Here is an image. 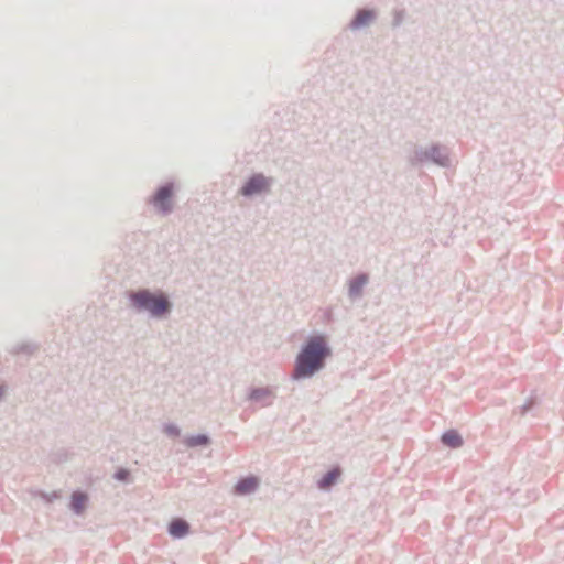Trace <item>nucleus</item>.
I'll list each match as a JSON object with an SVG mask.
<instances>
[{"label":"nucleus","instance_id":"9","mask_svg":"<svg viewBox=\"0 0 564 564\" xmlns=\"http://www.w3.org/2000/svg\"><path fill=\"white\" fill-rule=\"evenodd\" d=\"M87 496L82 492H75L72 497V508L77 512H82L86 506Z\"/></svg>","mask_w":564,"mask_h":564},{"label":"nucleus","instance_id":"3","mask_svg":"<svg viewBox=\"0 0 564 564\" xmlns=\"http://www.w3.org/2000/svg\"><path fill=\"white\" fill-rule=\"evenodd\" d=\"M173 186L164 185L158 189L152 198V203L156 209L162 213H169L172 209Z\"/></svg>","mask_w":564,"mask_h":564},{"label":"nucleus","instance_id":"7","mask_svg":"<svg viewBox=\"0 0 564 564\" xmlns=\"http://www.w3.org/2000/svg\"><path fill=\"white\" fill-rule=\"evenodd\" d=\"M373 18H375V14L372 11H367V10L360 11L356 15L351 25L354 29H358L360 26L367 25L369 22H371L373 20Z\"/></svg>","mask_w":564,"mask_h":564},{"label":"nucleus","instance_id":"8","mask_svg":"<svg viewBox=\"0 0 564 564\" xmlns=\"http://www.w3.org/2000/svg\"><path fill=\"white\" fill-rule=\"evenodd\" d=\"M442 441L445 445L456 448L463 444L460 435L455 431H448L443 434Z\"/></svg>","mask_w":564,"mask_h":564},{"label":"nucleus","instance_id":"12","mask_svg":"<svg viewBox=\"0 0 564 564\" xmlns=\"http://www.w3.org/2000/svg\"><path fill=\"white\" fill-rule=\"evenodd\" d=\"M206 443H207V437L206 436H197L196 438H193L191 441L192 445L206 444Z\"/></svg>","mask_w":564,"mask_h":564},{"label":"nucleus","instance_id":"13","mask_svg":"<svg viewBox=\"0 0 564 564\" xmlns=\"http://www.w3.org/2000/svg\"><path fill=\"white\" fill-rule=\"evenodd\" d=\"M128 470L126 469H120L117 474H116V478L119 479V480H126L128 478Z\"/></svg>","mask_w":564,"mask_h":564},{"label":"nucleus","instance_id":"5","mask_svg":"<svg viewBox=\"0 0 564 564\" xmlns=\"http://www.w3.org/2000/svg\"><path fill=\"white\" fill-rule=\"evenodd\" d=\"M258 478L251 476L241 479L235 487V491L239 495L252 492L258 487Z\"/></svg>","mask_w":564,"mask_h":564},{"label":"nucleus","instance_id":"10","mask_svg":"<svg viewBox=\"0 0 564 564\" xmlns=\"http://www.w3.org/2000/svg\"><path fill=\"white\" fill-rule=\"evenodd\" d=\"M339 469H333L328 471L319 482L321 488H327L332 486L339 477Z\"/></svg>","mask_w":564,"mask_h":564},{"label":"nucleus","instance_id":"14","mask_svg":"<svg viewBox=\"0 0 564 564\" xmlns=\"http://www.w3.org/2000/svg\"><path fill=\"white\" fill-rule=\"evenodd\" d=\"M167 432L171 433V434L175 433L174 429H167Z\"/></svg>","mask_w":564,"mask_h":564},{"label":"nucleus","instance_id":"2","mask_svg":"<svg viewBox=\"0 0 564 564\" xmlns=\"http://www.w3.org/2000/svg\"><path fill=\"white\" fill-rule=\"evenodd\" d=\"M131 300L138 307L149 311L154 316H161L170 308V303L163 294L140 291L131 294Z\"/></svg>","mask_w":564,"mask_h":564},{"label":"nucleus","instance_id":"6","mask_svg":"<svg viewBox=\"0 0 564 564\" xmlns=\"http://www.w3.org/2000/svg\"><path fill=\"white\" fill-rule=\"evenodd\" d=\"M169 532L174 538H182L188 532V524L181 520H173L170 524Z\"/></svg>","mask_w":564,"mask_h":564},{"label":"nucleus","instance_id":"1","mask_svg":"<svg viewBox=\"0 0 564 564\" xmlns=\"http://www.w3.org/2000/svg\"><path fill=\"white\" fill-rule=\"evenodd\" d=\"M329 354L322 336L308 340L297 357L295 377H307L322 368L323 359Z\"/></svg>","mask_w":564,"mask_h":564},{"label":"nucleus","instance_id":"11","mask_svg":"<svg viewBox=\"0 0 564 564\" xmlns=\"http://www.w3.org/2000/svg\"><path fill=\"white\" fill-rule=\"evenodd\" d=\"M366 283V278L364 276H360L352 284H351V288H350V292L351 293H358L359 290L362 288V285Z\"/></svg>","mask_w":564,"mask_h":564},{"label":"nucleus","instance_id":"4","mask_svg":"<svg viewBox=\"0 0 564 564\" xmlns=\"http://www.w3.org/2000/svg\"><path fill=\"white\" fill-rule=\"evenodd\" d=\"M268 187L269 182L263 175H254L241 188V194L245 196H250L261 193L268 189Z\"/></svg>","mask_w":564,"mask_h":564}]
</instances>
